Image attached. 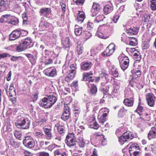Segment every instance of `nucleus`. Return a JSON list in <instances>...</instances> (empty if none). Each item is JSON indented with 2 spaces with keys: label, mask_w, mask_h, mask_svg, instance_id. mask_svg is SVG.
I'll list each match as a JSON object with an SVG mask.
<instances>
[{
  "label": "nucleus",
  "mask_w": 156,
  "mask_h": 156,
  "mask_svg": "<svg viewBox=\"0 0 156 156\" xmlns=\"http://www.w3.org/2000/svg\"><path fill=\"white\" fill-rule=\"evenodd\" d=\"M46 96L41 100L39 104L41 107L48 108L51 107L55 103L57 98L56 94L53 93L47 95Z\"/></svg>",
  "instance_id": "1"
},
{
  "label": "nucleus",
  "mask_w": 156,
  "mask_h": 156,
  "mask_svg": "<svg viewBox=\"0 0 156 156\" xmlns=\"http://www.w3.org/2000/svg\"><path fill=\"white\" fill-rule=\"evenodd\" d=\"M20 2L21 1L19 0H1L0 12L6 10L9 5L12 3L15 4L13 7V9L16 10L19 9L20 7Z\"/></svg>",
  "instance_id": "2"
},
{
  "label": "nucleus",
  "mask_w": 156,
  "mask_h": 156,
  "mask_svg": "<svg viewBox=\"0 0 156 156\" xmlns=\"http://www.w3.org/2000/svg\"><path fill=\"white\" fill-rule=\"evenodd\" d=\"M16 126L18 128L21 127L23 129L29 128L30 124V121L28 118L21 117L15 122Z\"/></svg>",
  "instance_id": "3"
},
{
  "label": "nucleus",
  "mask_w": 156,
  "mask_h": 156,
  "mask_svg": "<svg viewBox=\"0 0 156 156\" xmlns=\"http://www.w3.org/2000/svg\"><path fill=\"white\" fill-rule=\"evenodd\" d=\"M32 46V41L30 38H27L22 40L19 45L17 47L19 51H21L27 48H30Z\"/></svg>",
  "instance_id": "4"
},
{
  "label": "nucleus",
  "mask_w": 156,
  "mask_h": 156,
  "mask_svg": "<svg viewBox=\"0 0 156 156\" xmlns=\"http://www.w3.org/2000/svg\"><path fill=\"white\" fill-rule=\"evenodd\" d=\"M118 59L120 67L123 70H125L129 65V59L126 56H120Z\"/></svg>",
  "instance_id": "5"
},
{
  "label": "nucleus",
  "mask_w": 156,
  "mask_h": 156,
  "mask_svg": "<svg viewBox=\"0 0 156 156\" xmlns=\"http://www.w3.org/2000/svg\"><path fill=\"white\" fill-rule=\"evenodd\" d=\"M134 136V134L132 132H127L119 138V141L122 144L124 142L132 139Z\"/></svg>",
  "instance_id": "6"
},
{
  "label": "nucleus",
  "mask_w": 156,
  "mask_h": 156,
  "mask_svg": "<svg viewBox=\"0 0 156 156\" xmlns=\"http://www.w3.org/2000/svg\"><path fill=\"white\" fill-rule=\"evenodd\" d=\"M23 144L25 147L30 148H33L35 146V142L32 137L30 136H25Z\"/></svg>",
  "instance_id": "7"
},
{
  "label": "nucleus",
  "mask_w": 156,
  "mask_h": 156,
  "mask_svg": "<svg viewBox=\"0 0 156 156\" xmlns=\"http://www.w3.org/2000/svg\"><path fill=\"white\" fill-rule=\"evenodd\" d=\"M23 32H25V34L27 35V32L23 30H16L13 31L9 36V39L10 41H13L18 38Z\"/></svg>",
  "instance_id": "8"
},
{
  "label": "nucleus",
  "mask_w": 156,
  "mask_h": 156,
  "mask_svg": "<svg viewBox=\"0 0 156 156\" xmlns=\"http://www.w3.org/2000/svg\"><path fill=\"white\" fill-rule=\"evenodd\" d=\"M139 149L138 146L135 144H133L129 148V153L130 156H140L141 152L139 151H135Z\"/></svg>",
  "instance_id": "9"
},
{
  "label": "nucleus",
  "mask_w": 156,
  "mask_h": 156,
  "mask_svg": "<svg viewBox=\"0 0 156 156\" xmlns=\"http://www.w3.org/2000/svg\"><path fill=\"white\" fill-rule=\"evenodd\" d=\"M115 49V45L113 43H111L108 46L104 53L102 54V55H104L106 56H108L112 55L114 52Z\"/></svg>",
  "instance_id": "10"
},
{
  "label": "nucleus",
  "mask_w": 156,
  "mask_h": 156,
  "mask_svg": "<svg viewBox=\"0 0 156 156\" xmlns=\"http://www.w3.org/2000/svg\"><path fill=\"white\" fill-rule=\"evenodd\" d=\"M146 96L148 105L151 107H153L156 100V98L154 95L151 93H148Z\"/></svg>",
  "instance_id": "11"
},
{
  "label": "nucleus",
  "mask_w": 156,
  "mask_h": 156,
  "mask_svg": "<svg viewBox=\"0 0 156 156\" xmlns=\"http://www.w3.org/2000/svg\"><path fill=\"white\" fill-rule=\"evenodd\" d=\"M104 25L100 26L98 28V30L96 33V35L98 37L103 39H106V37L105 36L102 32H104V30L106 27Z\"/></svg>",
  "instance_id": "12"
},
{
  "label": "nucleus",
  "mask_w": 156,
  "mask_h": 156,
  "mask_svg": "<svg viewBox=\"0 0 156 156\" xmlns=\"http://www.w3.org/2000/svg\"><path fill=\"white\" fill-rule=\"evenodd\" d=\"M126 44L135 46L137 44V39L134 37H126L125 41H124Z\"/></svg>",
  "instance_id": "13"
},
{
  "label": "nucleus",
  "mask_w": 156,
  "mask_h": 156,
  "mask_svg": "<svg viewBox=\"0 0 156 156\" xmlns=\"http://www.w3.org/2000/svg\"><path fill=\"white\" fill-rule=\"evenodd\" d=\"M51 10L49 8H44L40 9V13L41 15L47 18H49L51 14Z\"/></svg>",
  "instance_id": "14"
},
{
  "label": "nucleus",
  "mask_w": 156,
  "mask_h": 156,
  "mask_svg": "<svg viewBox=\"0 0 156 156\" xmlns=\"http://www.w3.org/2000/svg\"><path fill=\"white\" fill-rule=\"evenodd\" d=\"M68 105L65 102L63 112L62 115V119L65 121H67L68 119Z\"/></svg>",
  "instance_id": "15"
},
{
  "label": "nucleus",
  "mask_w": 156,
  "mask_h": 156,
  "mask_svg": "<svg viewBox=\"0 0 156 156\" xmlns=\"http://www.w3.org/2000/svg\"><path fill=\"white\" fill-rule=\"evenodd\" d=\"M14 85L13 83H11L10 86L9 88L8 91V86L7 85V87L5 88V90L7 93H9V96L10 97H12L13 95L16 94L15 89L14 87Z\"/></svg>",
  "instance_id": "16"
},
{
  "label": "nucleus",
  "mask_w": 156,
  "mask_h": 156,
  "mask_svg": "<svg viewBox=\"0 0 156 156\" xmlns=\"http://www.w3.org/2000/svg\"><path fill=\"white\" fill-rule=\"evenodd\" d=\"M93 64L90 62H83L80 64L81 69L83 70H89Z\"/></svg>",
  "instance_id": "17"
},
{
  "label": "nucleus",
  "mask_w": 156,
  "mask_h": 156,
  "mask_svg": "<svg viewBox=\"0 0 156 156\" xmlns=\"http://www.w3.org/2000/svg\"><path fill=\"white\" fill-rule=\"evenodd\" d=\"M43 130L44 132L46 138L47 139H50L52 136V134L51 133V129L50 127L47 128L45 126L43 128Z\"/></svg>",
  "instance_id": "18"
},
{
  "label": "nucleus",
  "mask_w": 156,
  "mask_h": 156,
  "mask_svg": "<svg viewBox=\"0 0 156 156\" xmlns=\"http://www.w3.org/2000/svg\"><path fill=\"white\" fill-rule=\"evenodd\" d=\"M156 122L154 127H152L148 134V137L149 139L151 138H156Z\"/></svg>",
  "instance_id": "19"
},
{
  "label": "nucleus",
  "mask_w": 156,
  "mask_h": 156,
  "mask_svg": "<svg viewBox=\"0 0 156 156\" xmlns=\"http://www.w3.org/2000/svg\"><path fill=\"white\" fill-rule=\"evenodd\" d=\"M76 66V64H73L70 66V68L71 69L70 70V73H69V79H73L75 76V69Z\"/></svg>",
  "instance_id": "20"
},
{
  "label": "nucleus",
  "mask_w": 156,
  "mask_h": 156,
  "mask_svg": "<svg viewBox=\"0 0 156 156\" xmlns=\"http://www.w3.org/2000/svg\"><path fill=\"white\" fill-rule=\"evenodd\" d=\"M76 21L80 23H82L85 18V16L83 12L79 11L77 14Z\"/></svg>",
  "instance_id": "21"
},
{
  "label": "nucleus",
  "mask_w": 156,
  "mask_h": 156,
  "mask_svg": "<svg viewBox=\"0 0 156 156\" xmlns=\"http://www.w3.org/2000/svg\"><path fill=\"white\" fill-rule=\"evenodd\" d=\"M74 134L73 133H69V139H70V143H69V147L73 146L75 145V142L76 140Z\"/></svg>",
  "instance_id": "22"
},
{
  "label": "nucleus",
  "mask_w": 156,
  "mask_h": 156,
  "mask_svg": "<svg viewBox=\"0 0 156 156\" xmlns=\"http://www.w3.org/2000/svg\"><path fill=\"white\" fill-rule=\"evenodd\" d=\"M44 73L46 76H53L56 73V70L49 68L44 71Z\"/></svg>",
  "instance_id": "23"
},
{
  "label": "nucleus",
  "mask_w": 156,
  "mask_h": 156,
  "mask_svg": "<svg viewBox=\"0 0 156 156\" xmlns=\"http://www.w3.org/2000/svg\"><path fill=\"white\" fill-rule=\"evenodd\" d=\"M139 29L137 27H133V28H130L127 29L126 33L128 35H132L134 34H136L138 33Z\"/></svg>",
  "instance_id": "24"
},
{
  "label": "nucleus",
  "mask_w": 156,
  "mask_h": 156,
  "mask_svg": "<svg viewBox=\"0 0 156 156\" xmlns=\"http://www.w3.org/2000/svg\"><path fill=\"white\" fill-rule=\"evenodd\" d=\"M123 103L126 106L132 107L134 104V99L132 98H126L124 100Z\"/></svg>",
  "instance_id": "25"
},
{
  "label": "nucleus",
  "mask_w": 156,
  "mask_h": 156,
  "mask_svg": "<svg viewBox=\"0 0 156 156\" xmlns=\"http://www.w3.org/2000/svg\"><path fill=\"white\" fill-rule=\"evenodd\" d=\"M113 9L112 5L111 4L106 5L104 8L103 11L104 13L108 14L111 12Z\"/></svg>",
  "instance_id": "26"
},
{
  "label": "nucleus",
  "mask_w": 156,
  "mask_h": 156,
  "mask_svg": "<svg viewBox=\"0 0 156 156\" xmlns=\"http://www.w3.org/2000/svg\"><path fill=\"white\" fill-rule=\"evenodd\" d=\"M89 122L90 123H92V124L90 125V126L93 125L94 126L93 127L94 129H97L98 128V124L96 122L95 117L90 118L89 119Z\"/></svg>",
  "instance_id": "27"
},
{
  "label": "nucleus",
  "mask_w": 156,
  "mask_h": 156,
  "mask_svg": "<svg viewBox=\"0 0 156 156\" xmlns=\"http://www.w3.org/2000/svg\"><path fill=\"white\" fill-rule=\"evenodd\" d=\"M133 76L135 78L139 77L141 75V71L137 69H133L131 71Z\"/></svg>",
  "instance_id": "28"
},
{
  "label": "nucleus",
  "mask_w": 156,
  "mask_h": 156,
  "mask_svg": "<svg viewBox=\"0 0 156 156\" xmlns=\"http://www.w3.org/2000/svg\"><path fill=\"white\" fill-rule=\"evenodd\" d=\"M120 84L118 81H115L114 83V90L113 91L112 94L114 95L117 92V90L120 87Z\"/></svg>",
  "instance_id": "29"
},
{
  "label": "nucleus",
  "mask_w": 156,
  "mask_h": 156,
  "mask_svg": "<svg viewBox=\"0 0 156 156\" xmlns=\"http://www.w3.org/2000/svg\"><path fill=\"white\" fill-rule=\"evenodd\" d=\"M10 15H5L2 16L0 19V22L1 23H6L8 22V20L9 18Z\"/></svg>",
  "instance_id": "30"
},
{
  "label": "nucleus",
  "mask_w": 156,
  "mask_h": 156,
  "mask_svg": "<svg viewBox=\"0 0 156 156\" xmlns=\"http://www.w3.org/2000/svg\"><path fill=\"white\" fill-rule=\"evenodd\" d=\"M82 31V27H78V26L76 25L75 26V34L77 36L80 35Z\"/></svg>",
  "instance_id": "31"
},
{
  "label": "nucleus",
  "mask_w": 156,
  "mask_h": 156,
  "mask_svg": "<svg viewBox=\"0 0 156 156\" xmlns=\"http://www.w3.org/2000/svg\"><path fill=\"white\" fill-rule=\"evenodd\" d=\"M55 126L57 128L58 132L60 134H62L65 133V130H64V128L63 126H59V124L58 123H56L55 125Z\"/></svg>",
  "instance_id": "32"
},
{
  "label": "nucleus",
  "mask_w": 156,
  "mask_h": 156,
  "mask_svg": "<svg viewBox=\"0 0 156 156\" xmlns=\"http://www.w3.org/2000/svg\"><path fill=\"white\" fill-rule=\"evenodd\" d=\"M93 75V73L91 72L84 73L83 74V80L85 81H87L89 77H91Z\"/></svg>",
  "instance_id": "33"
},
{
  "label": "nucleus",
  "mask_w": 156,
  "mask_h": 156,
  "mask_svg": "<svg viewBox=\"0 0 156 156\" xmlns=\"http://www.w3.org/2000/svg\"><path fill=\"white\" fill-rule=\"evenodd\" d=\"M35 137L40 140L43 139L44 137V135L41 132H35L34 134Z\"/></svg>",
  "instance_id": "34"
},
{
  "label": "nucleus",
  "mask_w": 156,
  "mask_h": 156,
  "mask_svg": "<svg viewBox=\"0 0 156 156\" xmlns=\"http://www.w3.org/2000/svg\"><path fill=\"white\" fill-rule=\"evenodd\" d=\"M14 134L15 137L19 140L22 139L21 136L22 134L20 131L16 130L14 133Z\"/></svg>",
  "instance_id": "35"
},
{
  "label": "nucleus",
  "mask_w": 156,
  "mask_h": 156,
  "mask_svg": "<svg viewBox=\"0 0 156 156\" xmlns=\"http://www.w3.org/2000/svg\"><path fill=\"white\" fill-rule=\"evenodd\" d=\"M105 18V17L103 15H98L96 17V18L94 20V21L95 23H99L102 21Z\"/></svg>",
  "instance_id": "36"
},
{
  "label": "nucleus",
  "mask_w": 156,
  "mask_h": 156,
  "mask_svg": "<svg viewBox=\"0 0 156 156\" xmlns=\"http://www.w3.org/2000/svg\"><path fill=\"white\" fill-rule=\"evenodd\" d=\"M22 57L21 56H12L10 58L11 60L15 61L16 62H20L22 60Z\"/></svg>",
  "instance_id": "37"
},
{
  "label": "nucleus",
  "mask_w": 156,
  "mask_h": 156,
  "mask_svg": "<svg viewBox=\"0 0 156 156\" xmlns=\"http://www.w3.org/2000/svg\"><path fill=\"white\" fill-rule=\"evenodd\" d=\"M127 110L125 109L124 107H122L119 110L118 113V116L119 117H122L124 115V113L125 112H127Z\"/></svg>",
  "instance_id": "38"
},
{
  "label": "nucleus",
  "mask_w": 156,
  "mask_h": 156,
  "mask_svg": "<svg viewBox=\"0 0 156 156\" xmlns=\"http://www.w3.org/2000/svg\"><path fill=\"white\" fill-rule=\"evenodd\" d=\"M150 2L151 3V9L154 11L156 9V0H151Z\"/></svg>",
  "instance_id": "39"
},
{
  "label": "nucleus",
  "mask_w": 156,
  "mask_h": 156,
  "mask_svg": "<svg viewBox=\"0 0 156 156\" xmlns=\"http://www.w3.org/2000/svg\"><path fill=\"white\" fill-rule=\"evenodd\" d=\"M111 73L112 75L114 77H117L119 75V73L118 70L117 69H114V68H112V69H111Z\"/></svg>",
  "instance_id": "40"
},
{
  "label": "nucleus",
  "mask_w": 156,
  "mask_h": 156,
  "mask_svg": "<svg viewBox=\"0 0 156 156\" xmlns=\"http://www.w3.org/2000/svg\"><path fill=\"white\" fill-rule=\"evenodd\" d=\"M18 19L17 18L14 17L13 18L11 19V20L8 23H10L12 24L16 25L18 23Z\"/></svg>",
  "instance_id": "41"
},
{
  "label": "nucleus",
  "mask_w": 156,
  "mask_h": 156,
  "mask_svg": "<svg viewBox=\"0 0 156 156\" xmlns=\"http://www.w3.org/2000/svg\"><path fill=\"white\" fill-rule=\"evenodd\" d=\"M133 58L135 59V60L136 61H140L141 59V55L139 53H135L133 55Z\"/></svg>",
  "instance_id": "42"
},
{
  "label": "nucleus",
  "mask_w": 156,
  "mask_h": 156,
  "mask_svg": "<svg viewBox=\"0 0 156 156\" xmlns=\"http://www.w3.org/2000/svg\"><path fill=\"white\" fill-rule=\"evenodd\" d=\"M98 53V50L95 48H91L90 51V55L92 57Z\"/></svg>",
  "instance_id": "43"
},
{
  "label": "nucleus",
  "mask_w": 156,
  "mask_h": 156,
  "mask_svg": "<svg viewBox=\"0 0 156 156\" xmlns=\"http://www.w3.org/2000/svg\"><path fill=\"white\" fill-rule=\"evenodd\" d=\"M55 156H67L65 152L61 153L58 151H56L55 152Z\"/></svg>",
  "instance_id": "44"
},
{
  "label": "nucleus",
  "mask_w": 156,
  "mask_h": 156,
  "mask_svg": "<svg viewBox=\"0 0 156 156\" xmlns=\"http://www.w3.org/2000/svg\"><path fill=\"white\" fill-rule=\"evenodd\" d=\"M143 107L141 106H138L137 109L136 110V112L140 115L142 114V112L143 110Z\"/></svg>",
  "instance_id": "45"
},
{
  "label": "nucleus",
  "mask_w": 156,
  "mask_h": 156,
  "mask_svg": "<svg viewBox=\"0 0 156 156\" xmlns=\"http://www.w3.org/2000/svg\"><path fill=\"white\" fill-rule=\"evenodd\" d=\"M90 91L91 93L93 94L96 93L97 92V88L95 85L94 84L91 85Z\"/></svg>",
  "instance_id": "46"
},
{
  "label": "nucleus",
  "mask_w": 156,
  "mask_h": 156,
  "mask_svg": "<svg viewBox=\"0 0 156 156\" xmlns=\"http://www.w3.org/2000/svg\"><path fill=\"white\" fill-rule=\"evenodd\" d=\"M101 58L100 55L98 53H97L93 56V58L97 62H99L100 61Z\"/></svg>",
  "instance_id": "47"
},
{
  "label": "nucleus",
  "mask_w": 156,
  "mask_h": 156,
  "mask_svg": "<svg viewBox=\"0 0 156 156\" xmlns=\"http://www.w3.org/2000/svg\"><path fill=\"white\" fill-rule=\"evenodd\" d=\"M100 5L96 3H94L92 9L99 11L100 9Z\"/></svg>",
  "instance_id": "48"
},
{
  "label": "nucleus",
  "mask_w": 156,
  "mask_h": 156,
  "mask_svg": "<svg viewBox=\"0 0 156 156\" xmlns=\"http://www.w3.org/2000/svg\"><path fill=\"white\" fill-rule=\"evenodd\" d=\"M83 50V47H80V46H78L76 51L79 55H80L82 53Z\"/></svg>",
  "instance_id": "49"
},
{
  "label": "nucleus",
  "mask_w": 156,
  "mask_h": 156,
  "mask_svg": "<svg viewBox=\"0 0 156 156\" xmlns=\"http://www.w3.org/2000/svg\"><path fill=\"white\" fill-rule=\"evenodd\" d=\"M38 156H49V154L48 153L45 152H41L38 153Z\"/></svg>",
  "instance_id": "50"
},
{
  "label": "nucleus",
  "mask_w": 156,
  "mask_h": 156,
  "mask_svg": "<svg viewBox=\"0 0 156 156\" xmlns=\"http://www.w3.org/2000/svg\"><path fill=\"white\" fill-rule=\"evenodd\" d=\"M79 146L80 147H84L85 142L83 139H81L80 140L79 143Z\"/></svg>",
  "instance_id": "51"
},
{
  "label": "nucleus",
  "mask_w": 156,
  "mask_h": 156,
  "mask_svg": "<svg viewBox=\"0 0 156 156\" xmlns=\"http://www.w3.org/2000/svg\"><path fill=\"white\" fill-rule=\"evenodd\" d=\"M98 11L97 10L91 9V16L94 17L96 16V14H97L98 13Z\"/></svg>",
  "instance_id": "52"
},
{
  "label": "nucleus",
  "mask_w": 156,
  "mask_h": 156,
  "mask_svg": "<svg viewBox=\"0 0 156 156\" xmlns=\"http://www.w3.org/2000/svg\"><path fill=\"white\" fill-rule=\"evenodd\" d=\"M41 25H43L46 28H48L51 24L47 22H42L41 23Z\"/></svg>",
  "instance_id": "53"
},
{
  "label": "nucleus",
  "mask_w": 156,
  "mask_h": 156,
  "mask_svg": "<svg viewBox=\"0 0 156 156\" xmlns=\"http://www.w3.org/2000/svg\"><path fill=\"white\" fill-rule=\"evenodd\" d=\"M119 15H115L114 16L112 19L113 22L115 23H116L119 18Z\"/></svg>",
  "instance_id": "54"
},
{
  "label": "nucleus",
  "mask_w": 156,
  "mask_h": 156,
  "mask_svg": "<svg viewBox=\"0 0 156 156\" xmlns=\"http://www.w3.org/2000/svg\"><path fill=\"white\" fill-rule=\"evenodd\" d=\"M23 153L24 154V156H33L32 153L26 151H24Z\"/></svg>",
  "instance_id": "55"
},
{
  "label": "nucleus",
  "mask_w": 156,
  "mask_h": 156,
  "mask_svg": "<svg viewBox=\"0 0 156 156\" xmlns=\"http://www.w3.org/2000/svg\"><path fill=\"white\" fill-rule=\"evenodd\" d=\"M78 86V82L77 81H74L72 84L70 85V86L72 87H76Z\"/></svg>",
  "instance_id": "56"
},
{
  "label": "nucleus",
  "mask_w": 156,
  "mask_h": 156,
  "mask_svg": "<svg viewBox=\"0 0 156 156\" xmlns=\"http://www.w3.org/2000/svg\"><path fill=\"white\" fill-rule=\"evenodd\" d=\"M52 63V60L50 58H49L48 59H46L45 61V65H48L51 64Z\"/></svg>",
  "instance_id": "57"
},
{
  "label": "nucleus",
  "mask_w": 156,
  "mask_h": 156,
  "mask_svg": "<svg viewBox=\"0 0 156 156\" xmlns=\"http://www.w3.org/2000/svg\"><path fill=\"white\" fill-rule=\"evenodd\" d=\"M9 56V55L7 53H3L2 54H0V59L5 58Z\"/></svg>",
  "instance_id": "58"
},
{
  "label": "nucleus",
  "mask_w": 156,
  "mask_h": 156,
  "mask_svg": "<svg viewBox=\"0 0 156 156\" xmlns=\"http://www.w3.org/2000/svg\"><path fill=\"white\" fill-rule=\"evenodd\" d=\"M105 119L104 117L101 116L99 119L100 123L103 124L105 121Z\"/></svg>",
  "instance_id": "59"
},
{
  "label": "nucleus",
  "mask_w": 156,
  "mask_h": 156,
  "mask_svg": "<svg viewBox=\"0 0 156 156\" xmlns=\"http://www.w3.org/2000/svg\"><path fill=\"white\" fill-rule=\"evenodd\" d=\"M149 44L148 43L145 44L144 43L143 44H142V47L143 49H146L148 48L149 47Z\"/></svg>",
  "instance_id": "60"
},
{
  "label": "nucleus",
  "mask_w": 156,
  "mask_h": 156,
  "mask_svg": "<svg viewBox=\"0 0 156 156\" xmlns=\"http://www.w3.org/2000/svg\"><path fill=\"white\" fill-rule=\"evenodd\" d=\"M46 119L44 117H42L41 118L39 119V121H38V122L40 123H43L44 122H46Z\"/></svg>",
  "instance_id": "61"
},
{
  "label": "nucleus",
  "mask_w": 156,
  "mask_h": 156,
  "mask_svg": "<svg viewBox=\"0 0 156 156\" xmlns=\"http://www.w3.org/2000/svg\"><path fill=\"white\" fill-rule=\"evenodd\" d=\"M12 73L11 71H10L9 72V73L7 75L6 80L8 81H9L11 79V76Z\"/></svg>",
  "instance_id": "62"
},
{
  "label": "nucleus",
  "mask_w": 156,
  "mask_h": 156,
  "mask_svg": "<svg viewBox=\"0 0 156 156\" xmlns=\"http://www.w3.org/2000/svg\"><path fill=\"white\" fill-rule=\"evenodd\" d=\"M84 0H77L76 2L77 5L80 4H82L84 1Z\"/></svg>",
  "instance_id": "63"
},
{
  "label": "nucleus",
  "mask_w": 156,
  "mask_h": 156,
  "mask_svg": "<svg viewBox=\"0 0 156 156\" xmlns=\"http://www.w3.org/2000/svg\"><path fill=\"white\" fill-rule=\"evenodd\" d=\"M94 27V24L92 23L88 22L87 23V28H91Z\"/></svg>",
  "instance_id": "64"
}]
</instances>
